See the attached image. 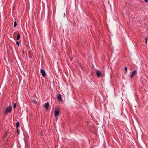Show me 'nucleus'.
I'll list each match as a JSON object with an SVG mask.
<instances>
[{
	"mask_svg": "<svg viewBox=\"0 0 148 148\" xmlns=\"http://www.w3.org/2000/svg\"><path fill=\"white\" fill-rule=\"evenodd\" d=\"M22 52H23V54H24V53H25V51H24V50H23Z\"/></svg>",
	"mask_w": 148,
	"mask_h": 148,
	"instance_id": "nucleus-17",
	"label": "nucleus"
},
{
	"mask_svg": "<svg viewBox=\"0 0 148 148\" xmlns=\"http://www.w3.org/2000/svg\"><path fill=\"white\" fill-rule=\"evenodd\" d=\"M19 122L18 121L16 123V128H18L19 127Z\"/></svg>",
	"mask_w": 148,
	"mask_h": 148,
	"instance_id": "nucleus-8",
	"label": "nucleus"
},
{
	"mask_svg": "<svg viewBox=\"0 0 148 148\" xmlns=\"http://www.w3.org/2000/svg\"><path fill=\"white\" fill-rule=\"evenodd\" d=\"M16 42L17 45L18 46L19 45L20 42L18 41H16Z\"/></svg>",
	"mask_w": 148,
	"mask_h": 148,
	"instance_id": "nucleus-12",
	"label": "nucleus"
},
{
	"mask_svg": "<svg viewBox=\"0 0 148 148\" xmlns=\"http://www.w3.org/2000/svg\"><path fill=\"white\" fill-rule=\"evenodd\" d=\"M20 34L19 33L17 35V40H18L20 39Z\"/></svg>",
	"mask_w": 148,
	"mask_h": 148,
	"instance_id": "nucleus-9",
	"label": "nucleus"
},
{
	"mask_svg": "<svg viewBox=\"0 0 148 148\" xmlns=\"http://www.w3.org/2000/svg\"><path fill=\"white\" fill-rule=\"evenodd\" d=\"M29 58H32V57H31V56H29Z\"/></svg>",
	"mask_w": 148,
	"mask_h": 148,
	"instance_id": "nucleus-19",
	"label": "nucleus"
},
{
	"mask_svg": "<svg viewBox=\"0 0 148 148\" xmlns=\"http://www.w3.org/2000/svg\"><path fill=\"white\" fill-rule=\"evenodd\" d=\"M71 59V60H72V59Z\"/></svg>",
	"mask_w": 148,
	"mask_h": 148,
	"instance_id": "nucleus-21",
	"label": "nucleus"
},
{
	"mask_svg": "<svg viewBox=\"0 0 148 148\" xmlns=\"http://www.w3.org/2000/svg\"><path fill=\"white\" fill-rule=\"evenodd\" d=\"M137 71L136 70H134L132 73L130 74V77L132 78L135 75V74H136Z\"/></svg>",
	"mask_w": 148,
	"mask_h": 148,
	"instance_id": "nucleus-3",
	"label": "nucleus"
},
{
	"mask_svg": "<svg viewBox=\"0 0 148 148\" xmlns=\"http://www.w3.org/2000/svg\"><path fill=\"white\" fill-rule=\"evenodd\" d=\"M59 111L58 110H55L54 111V116L56 117L59 115Z\"/></svg>",
	"mask_w": 148,
	"mask_h": 148,
	"instance_id": "nucleus-5",
	"label": "nucleus"
},
{
	"mask_svg": "<svg viewBox=\"0 0 148 148\" xmlns=\"http://www.w3.org/2000/svg\"><path fill=\"white\" fill-rule=\"evenodd\" d=\"M124 70H125V71H126V72H125V73H127V67H125L124 68Z\"/></svg>",
	"mask_w": 148,
	"mask_h": 148,
	"instance_id": "nucleus-10",
	"label": "nucleus"
},
{
	"mask_svg": "<svg viewBox=\"0 0 148 148\" xmlns=\"http://www.w3.org/2000/svg\"><path fill=\"white\" fill-rule=\"evenodd\" d=\"M65 16V14H64V16Z\"/></svg>",
	"mask_w": 148,
	"mask_h": 148,
	"instance_id": "nucleus-20",
	"label": "nucleus"
},
{
	"mask_svg": "<svg viewBox=\"0 0 148 148\" xmlns=\"http://www.w3.org/2000/svg\"><path fill=\"white\" fill-rule=\"evenodd\" d=\"M17 24L16 21H15L14 22V27H16L17 26Z\"/></svg>",
	"mask_w": 148,
	"mask_h": 148,
	"instance_id": "nucleus-11",
	"label": "nucleus"
},
{
	"mask_svg": "<svg viewBox=\"0 0 148 148\" xmlns=\"http://www.w3.org/2000/svg\"><path fill=\"white\" fill-rule=\"evenodd\" d=\"M17 132H18V134H19V129H18L17 128Z\"/></svg>",
	"mask_w": 148,
	"mask_h": 148,
	"instance_id": "nucleus-16",
	"label": "nucleus"
},
{
	"mask_svg": "<svg viewBox=\"0 0 148 148\" xmlns=\"http://www.w3.org/2000/svg\"><path fill=\"white\" fill-rule=\"evenodd\" d=\"M49 103L47 102L46 103H45V104L44 107L46 108L47 110H48L49 108Z\"/></svg>",
	"mask_w": 148,
	"mask_h": 148,
	"instance_id": "nucleus-4",
	"label": "nucleus"
},
{
	"mask_svg": "<svg viewBox=\"0 0 148 148\" xmlns=\"http://www.w3.org/2000/svg\"><path fill=\"white\" fill-rule=\"evenodd\" d=\"M57 99L58 101H60L62 100L61 95L60 94H59L57 97Z\"/></svg>",
	"mask_w": 148,
	"mask_h": 148,
	"instance_id": "nucleus-6",
	"label": "nucleus"
},
{
	"mask_svg": "<svg viewBox=\"0 0 148 148\" xmlns=\"http://www.w3.org/2000/svg\"><path fill=\"white\" fill-rule=\"evenodd\" d=\"M147 38H146V37L145 38V43L146 44H147Z\"/></svg>",
	"mask_w": 148,
	"mask_h": 148,
	"instance_id": "nucleus-13",
	"label": "nucleus"
},
{
	"mask_svg": "<svg viewBox=\"0 0 148 148\" xmlns=\"http://www.w3.org/2000/svg\"><path fill=\"white\" fill-rule=\"evenodd\" d=\"M96 74H97V76L98 77H99L101 76V73L100 71H96Z\"/></svg>",
	"mask_w": 148,
	"mask_h": 148,
	"instance_id": "nucleus-7",
	"label": "nucleus"
},
{
	"mask_svg": "<svg viewBox=\"0 0 148 148\" xmlns=\"http://www.w3.org/2000/svg\"><path fill=\"white\" fill-rule=\"evenodd\" d=\"M32 101L35 104L37 103V102L35 100H32Z\"/></svg>",
	"mask_w": 148,
	"mask_h": 148,
	"instance_id": "nucleus-14",
	"label": "nucleus"
},
{
	"mask_svg": "<svg viewBox=\"0 0 148 148\" xmlns=\"http://www.w3.org/2000/svg\"><path fill=\"white\" fill-rule=\"evenodd\" d=\"M40 72L42 74V75L44 77H45L46 76V73L45 71L43 69H41Z\"/></svg>",
	"mask_w": 148,
	"mask_h": 148,
	"instance_id": "nucleus-2",
	"label": "nucleus"
},
{
	"mask_svg": "<svg viewBox=\"0 0 148 148\" xmlns=\"http://www.w3.org/2000/svg\"><path fill=\"white\" fill-rule=\"evenodd\" d=\"M144 1H145V2H148V0H144Z\"/></svg>",
	"mask_w": 148,
	"mask_h": 148,
	"instance_id": "nucleus-18",
	"label": "nucleus"
},
{
	"mask_svg": "<svg viewBox=\"0 0 148 148\" xmlns=\"http://www.w3.org/2000/svg\"><path fill=\"white\" fill-rule=\"evenodd\" d=\"M16 107V104L15 103L13 105V107L14 108H15Z\"/></svg>",
	"mask_w": 148,
	"mask_h": 148,
	"instance_id": "nucleus-15",
	"label": "nucleus"
},
{
	"mask_svg": "<svg viewBox=\"0 0 148 148\" xmlns=\"http://www.w3.org/2000/svg\"><path fill=\"white\" fill-rule=\"evenodd\" d=\"M12 110V107L11 106H8L5 110L3 112L4 114L5 115L8 114L9 112L11 111Z\"/></svg>",
	"mask_w": 148,
	"mask_h": 148,
	"instance_id": "nucleus-1",
	"label": "nucleus"
}]
</instances>
